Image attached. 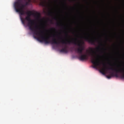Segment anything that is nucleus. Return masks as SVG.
<instances>
[{
  "mask_svg": "<svg viewBox=\"0 0 124 124\" xmlns=\"http://www.w3.org/2000/svg\"><path fill=\"white\" fill-rule=\"evenodd\" d=\"M51 30H54V31H55L56 30L55 29L53 28H52L51 29Z\"/></svg>",
  "mask_w": 124,
  "mask_h": 124,
  "instance_id": "4468645a",
  "label": "nucleus"
},
{
  "mask_svg": "<svg viewBox=\"0 0 124 124\" xmlns=\"http://www.w3.org/2000/svg\"><path fill=\"white\" fill-rule=\"evenodd\" d=\"M107 50V48H105V51H106Z\"/></svg>",
  "mask_w": 124,
  "mask_h": 124,
  "instance_id": "5701e85b",
  "label": "nucleus"
},
{
  "mask_svg": "<svg viewBox=\"0 0 124 124\" xmlns=\"http://www.w3.org/2000/svg\"><path fill=\"white\" fill-rule=\"evenodd\" d=\"M107 3L106 4V18L107 20L109 19V21H110V15L109 13L107 11L108 10L109 8L110 7L109 4L110 3V2L109 0H107Z\"/></svg>",
  "mask_w": 124,
  "mask_h": 124,
  "instance_id": "423d86ee",
  "label": "nucleus"
},
{
  "mask_svg": "<svg viewBox=\"0 0 124 124\" xmlns=\"http://www.w3.org/2000/svg\"><path fill=\"white\" fill-rule=\"evenodd\" d=\"M17 12H18L20 15H23L24 14L25 12L23 9H15Z\"/></svg>",
  "mask_w": 124,
  "mask_h": 124,
  "instance_id": "6e6552de",
  "label": "nucleus"
},
{
  "mask_svg": "<svg viewBox=\"0 0 124 124\" xmlns=\"http://www.w3.org/2000/svg\"><path fill=\"white\" fill-rule=\"evenodd\" d=\"M64 5L66 6H66V1H65V2H64Z\"/></svg>",
  "mask_w": 124,
  "mask_h": 124,
  "instance_id": "6ab92c4d",
  "label": "nucleus"
},
{
  "mask_svg": "<svg viewBox=\"0 0 124 124\" xmlns=\"http://www.w3.org/2000/svg\"><path fill=\"white\" fill-rule=\"evenodd\" d=\"M20 1H22V0H17V1L16 2H19Z\"/></svg>",
  "mask_w": 124,
  "mask_h": 124,
  "instance_id": "2eb2a0df",
  "label": "nucleus"
},
{
  "mask_svg": "<svg viewBox=\"0 0 124 124\" xmlns=\"http://www.w3.org/2000/svg\"><path fill=\"white\" fill-rule=\"evenodd\" d=\"M57 25L58 26H59L60 25V24L59 23H57Z\"/></svg>",
  "mask_w": 124,
  "mask_h": 124,
  "instance_id": "dca6fc26",
  "label": "nucleus"
},
{
  "mask_svg": "<svg viewBox=\"0 0 124 124\" xmlns=\"http://www.w3.org/2000/svg\"><path fill=\"white\" fill-rule=\"evenodd\" d=\"M37 19L38 20L39 19L41 21H42V20L40 18V14L39 13H37L35 15Z\"/></svg>",
  "mask_w": 124,
  "mask_h": 124,
  "instance_id": "9d476101",
  "label": "nucleus"
},
{
  "mask_svg": "<svg viewBox=\"0 0 124 124\" xmlns=\"http://www.w3.org/2000/svg\"><path fill=\"white\" fill-rule=\"evenodd\" d=\"M22 2H15L14 4L15 8L23 9L25 5L22 4Z\"/></svg>",
  "mask_w": 124,
  "mask_h": 124,
  "instance_id": "39448f33",
  "label": "nucleus"
},
{
  "mask_svg": "<svg viewBox=\"0 0 124 124\" xmlns=\"http://www.w3.org/2000/svg\"><path fill=\"white\" fill-rule=\"evenodd\" d=\"M66 36H68V34L67 33H66Z\"/></svg>",
  "mask_w": 124,
  "mask_h": 124,
  "instance_id": "aec40b11",
  "label": "nucleus"
},
{
  "mask_svg": "<svg viewBox=\"0 0 124 124\" xmlns=\"http://www.w3.org/2000/svg\"><path fill=\"white\" fill-rule=\"evenodd\" d=\"M109 25V24H108V22L107 24H106V27H107Z\"/></svg>",
  "mask_w": 124,
  "mask_h": 124,
  "instance_id": "f3484780",
  "label": "nucleus"
},
{
  "mask_svg": "<svg viewBox=\"0 0 124 124\" xmlns=\"http://www.w3.org/2000/svg\"><path fill=\"white\" fill-rule=\"evenodd\" d=\"M105 54L106 55V56L107 55V54H107V53L106 52H105Z\"/></svg>",
  "mask_w": 124,
  "mask_h": 124,
  "instance_id": "4be33fe9",
  "label": "nucleus"
},
{
  "mask_svg": "<svg viewBox=\"0 0 124 124\" xmlns=\"http://www.w3.org/2000/svg\"><path fill=\"white\" fill-rule=\"evenodd\" d=\"M31 15H27V16H28L29 17H31Z\"/></svg>",
  "mask_w": 124,
  "mask_h": 124,
  "instance_id": "a211bd4d",
  "label": "nucleus"
},
{
  "mask_svg": "<svg viewBox=\"0 0 124 124\" xmlns=\"http://www.w3.org/2000/svg\"><path fill=\"white\" fill-rule=\"evenodd\" d=\"M21 20L23 24L25 23V20H26L28 21L27 24V26L29 27L31 31L33 32L34 34L38 36V39L41 41L44 42L45 44H48L51 43L52 44H56L58 45L60 43L56 41V39L54 38L52 39V41H50V37L44 36L41 34L43 33L42 31L36 25L34 27H33V25L34 24V20L31 19V17L28 16H26L24 19L21 17Z\"/></svg>",
  "mask_w": 124,
  "mask_h": 124,
  "instance_id": "f257e3e1",
  "label": "nucleus"
},
{
  "mask_svg": "<svg viewBox=\"0 0 124 124\" xmlns=\"http://www.w3.org/2000/svg\"><path fill=\"white\" fill-rule=\"evenodd\" d=\"M105 35H106L105 39L106 40V43L107 44V41L108 40H110V39L108 38L109 36L108 34V33H110V31L108 30L107 29H106L105 30Z\"/></svg>",
  "mask_w": 124,
  "mask_h": 124,
  "instance_id": "0eeeda50",
  "label": "nucleus"
},
{
  "mask_svg": "<svg viewBox=\"0 0 124 124\" xmlns=\"http://www.w3.org/2000/svg\"><path fill=\"white\" fill-rule=\"evenodd\" d=\"M60 52L65 53H67L68 52V50L67 49V46H65L64 48H62L60 50Z\"/></svg>",
  "mask_w": 124,
  "mask_h": 124,
  "instance_id": "1a4fd4ad",
  "label": "nucleus"
},
{
  "mask_svg": "<svg viewBox=\"0 0 124 124\" xmlns=\"http://www.w3.org/2000/svg\"><path fill=\"white\" fill-rule=\"evenodd\" d=\"M87 51H88V50H87Z\"/></svg>",
  "mask_w": 124,
  "mask_h": 124,
  "instance_id": "393cba45",
  "label": "nucleus"
},
{
  "mask_svg": "<svg viewBox=\"0 0 124 124\" xmlns=\"http://www.w3.org/2000/svg\"><path fill=\"white\" fill-rule=\"evenodd\" d=\"M53 37H55V35L54 34L53 35Z\"/></svg>",
  "mask_w": 124,
  "mask_h": 124,
  "instance_id": "412c9836",
  "label": "nucleus"
},
{
  "mask_svg": "<svg viewBox=\"0 0 124 124\" xmlns=\"http://www.w3.org/2000/svg\"><path fill=\"white\" fill-rule=\"evenodd\" d=\"M53 13V12L51 11H50L48 12V14L49 15H50L52 14Z\"/></svg>",
  "mask_w": 124,
  "mask_h": 124,
  "instance_id": "ddd939ff",
  "label": "nucleus"
},
{
  "mask_svg": "<svg viewBox=\"0 0 124 124\" xmlns=\"http://www.w3.org/2000/svg\"><path fill=\"white\" fill-rule=\"evenodd\" d=\"M30 0H29V1L28 2H26L25 4V6H27L29 5Z\"/></svg>",
  "mask_w": 124,
  "mask_h": 124,
  "instance_id": "f8f14e48",
  "label": "nucleus"
},
{
  "mask_svg": "<svg viewBox=\"0 0 124 124\" xmlns=\"http://www.w3.org/2000/svg\"><path fill=\"white\" fill-rule=\"evenodd\" d=\"M99 54L97 53L98 48L95 49L90 47L91 52H89L91 55V61L93 65V68L98 70L101 73V23H99Z\"/></svg>",
  "mask_w": 124,
  "mask_h": 124,
  "instance_id": "f03ea898",
  "label": "nucleus"
},
{
  "mask_svg": "<svg viewBox=\"0 0 124 124\" xmlns=\"http://www.w3.org/2000/svg\"><path fill=\"white\" fill-rule=\"evenodd\" d=\"M54 19H55V20H56V18L55 17L54 18Z\"/></svg>",
  "mask_w": 124,
  "mask_h": 124,
  "instance_id": "b1692460",
  "label": "nucleus"
},
{
  "mask_svg": "<svg viewBox=\"0 0 124 124\" xmlns=\"http://www.w3.org/2000/svg\"><path fill=\"white\" fill-rule=\"evenodd\" d=\"M25 13L27 14V15H32L33 14V13L31 11H28L26 12Z\"/></svg>",
  "mask_w": 124,
  "mask_h": 124,
  "instance_id": "9b49d317",
  "label": "nucleus"
},
{
  "mask_svg": "<svg viewBox=\"0 0 124 124\" xmlns=\"http://www.w3.org/2000/svg\"><path fill=\"white\" fill-rule=\"evenodd\" d=\"M77 40V38L75 39H72L71 40H66L65 41L62 40L61 41V42L62 43L64 44H70L72 43L75 45H77L78 47L77 49H75V50L77 53L81 54V55L79 57V59L82 61L87 59L88 58V56L86 54H82L83 51L84 49V47L82 45V44H83L84 42L79 41H78L77 43L76 42Z\"/></svg>",
  "mask_w": 124,
  "mask_h": 124,
  "instance_id": "7ed1b4c3",
  "label": "nucleus"
},
{
  "mask_svg": "<svg viewBox=\"0 0 124 124\" xmlns=\"http://www.w3.org/2000/svg\"><path fill=\"white\" fill-rule=\"evenodd\" d=\"M95 31L93 28L91 31V33L90 34L89 32L87 33L86 34L87 36H85L84 39L85 40L87 41L92 45H95L96 42V39L95 37Z\"/></svg>",
  "mask_w": 124,
  "mask_h": 124,
  "instance_id": "20e7f679",
  "label": "nucleus"
}]
</instances>
